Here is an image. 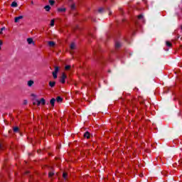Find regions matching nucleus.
<instances>
[{"instance_id":"obj_27","label":"nucleus","mask_w":182,"mask_h":182,"mask_svg":"<svg viewBox=\"0 0 182 182\" xmlns=\"http://www.w3.org/2000/svg\"><path fill=\"white\" fill-rule=\"evenodd\" d=\"M36 105H37V106H40L41 105V101L37 100Z\"/></svg>"},{"instance_id":"obj_5","label":"nucleus","mask_w":182,"mask_h":182,"mask_svg":"<svg viewBox=\"0 0 182 182\" xmlns=\"http://www.w3.org/2000/svg\"><path fill=\"white\" fill-rule=\"evenodd\" d=\"M55 85H56V82H55V81H50L49 82L50 87H55Z\"/></svg>"},{"instance_id":"obj_1","label":"nucleus","mask_w":182,"mask_h":182,"mask_svg":"<svg viewBox=\"0 0 182 182\" xmlns=\"http://www.w3.org/2000/svg\"><path fill=\"white\" fill-rule=\"evenodd\" d=\"M129 107V112H132V113H134L136 112L137 107H136V100H133L132 102H128Z\"/></svg>"},{"instance_id":"obj_33","label":"nucleus","mask_w":182,"mask_h":182,"mask_svg":"<svg viewBox=\"0 0 182 182\" xmlns=\"http://www.w3.org/2000/svg\"><path fill=\"white\" fill-rule=\"evenodd\" d=\"M33 105L35 106V105H36V102H33Z\"/></svg>"},{"instance_id":"obj_30","label":"nucleus","mask_w":182,"mask_h":182,"mask_svg":"<svg viewBox=\"0 0 182 182\" xmlns=\"http://www.w3.org/2000/svg\"><path fill=\"white\" fill-rule=\"evenodd\" d=\"M102 11H103V9H99V12H102Z\"/></svg>"},{"instance_id":"obj_15","label":"nucleus","mask_w":182,"mask_h":182,"mask_svg":"<svg viewBox=\"0 0 182 182\" xmlns=\"http://www.w3.org/2000/svg\"><path fill=\"white\" fill-rule=\"evenodd\" d=\"M166 46H168V48H171L173 46V44L170 42V41H166Z\"/></svg>"},{"instance_id":"obj_6","label":"nucleus","mask_w":182,"mask_h":182,"mask_svg":"<svg viewBox=\"0 0 182 182\" xmlns=\"http://www.w3.org/2000/svg\"><path fill=\"white\" fill-rule=\"evenodd\" d=\"M55 102H56V100H55V98H52L50 100V103L51 105V106L53 107V106H55Z\"/></svg>"},{"instance_id":"obj_7","label":"nucleus","mask_w":182,"mask_h":182,"mask_svg":"<svg viewBox=\"0 0 182 182\" xmlns=\"http://www.w3.org/2000/svg\"><path fill=\"white\" fill-rule=\"evenodd\" d=\"M56 102H58V103H60V102H63V98L58 96L56 98Z\"/></svg>"},{"instance_id":"obj_13","label":"nucleus","mask_w":182,"mask_h":182,"mask_svg":"<svg viewBox=\"0 0 182 182\" xmlns=\"http://www.w3.org/2000/svg\"><path fill=\"white\" fill-rule=\"evenodd\" d=\"M40 102L43 106H45V105L46 104V101L43 98H41Z\"/></svg>"},{"instance_id":"obj_10","label":"nucleus","mask_w":182,"mask_h":182,"mask_svg":"<svg viewBox=\"0 0 182 182\" xmlns=\"http://www.w3.org/2000/svg\"><path fill=\"white\" fill-rule=\"evenodd\" d=\"M58 12H66V9L65 8H58Z\"/></svg>"},{"instance_id":"obj_9","label":"nucleus","mask_w":182,"mask_h":182,"mask_svg":"<svg viewBox=\"0 0 182 182\" xmlns=\"http://www.w3.org/2000/svg\"><path fill=\"white\" fill-rule=\"evenodd\" d=\"M90 132L87 131L86 132H85L83 137H90Z\"/></svg>"},{"instance_id":"obj_20","label":"nucleus","mask_w":182,"mask_h":182,"mask_svg":"<svg viewBox=\"0 0 182 182\" xmlns=\"http://www.w3.org/2000/svg\"><path fill=\"white\" fill-rule=\"evenodd\" d=\"M32 85H33V80H29L28 82V86L31 87Z\"/></svg>"},{"instance_id":"obj_18","label":"nucleus","mask_w":182,"mask_h":182,"mask_svg":"<svg viewBox=\"0 0 182 182\" xmlns=\"http://www.w3.org/2000/svg\"><path fill=\"white\" fill-rule=\"evenodd\" d=\"M120 46H121L120 43H119V42L115 43V48H120Z\"/></svg>"},{"instance_id":"obj_17","label":"nucleus","mask_w":182,"mask_h":182,"mask_svg":"<svg viewBox=\"0 0 182 182\" xmlns=\"http://www.w3.org/2000/svg\"><path fill=\"white\" fill-rule=\"evenodd\" d=\"M50 5H51V6H53V5H55V1L54 0H49L48 1Z\"/></svg>"},{"instance_id":"obj_24","label":"nucleus","mask_w":182,"mask_h":182,"mask_svg":"<svg viewBox=\"0 0 182 182\" xmlns=\"http://www.w3.org/2000/svg\"><path fill=\"white\" fill-rule=\"evenodd\" d=\"M65 69V70H69L70 69V65H66Z\"/></svg>"},{"instance_id":"obj_32","label":"nucleus","mask_w":182,"mask_h":182,"mask_svg":"<svg viewBox=\"0 0 182 182\" xmlns=\"http://www.w3.org/2000/svg\"><path fill=\"white\" fill-rule=\"evenodd\" d=\"M0 45H2V40H0Z\"/></svg>"},{"instance_id":"obj_12","label":"nucleus","mask_w":182,"mask_h":182,"mask_svg":"<svg viewBox=\"0 0 182 182\" xmlns=\"http://www.w3.org/2000/svg\"><path fill=\"white\" fill-rule=\"evenodd\" d=\"M44 9H46V11L47 12H49V11H50V6H49V5L46 6L44 7Z\"/></svg>"},{"instance_id":"obj_25","label":"nucleus","mask_w":182,"mask_h":182,"mask_svg":"<svg viewBox=\"0 0 182 182\" xmlns=\"http://www.w3.org/2000/svg\"><path fill=\"white\" fill-rule=\"evenodd\" d=\"M63 178H66L68 177V174L66 173H63Z\"/></svg>"},{"instance_id":"obj_3","label":"nucleus","mask_w":182,"mask_h":182,"mask_svg":"<svg viewBox=\"0 0 182 182\" xmlns=\"http://www.w3.org/2000/svg\"><path fill=\"white\" fill-rule=\"evenodd\" d=\"M21 19H23V16H19L15 17L14 22L18 23V22H19V21H21Z\"/></svg>"},{"instance_id":"obj_26","label":"nucleus","mask_w":182,"mask_h":182,"mask_svg":"<svg viewBox=\"0 0 182 182\" xmlns=\"http://www.w3.org/2000/svg\"><path fill=\"white\" fill-rule=\"evenodd\" d=\"M53 174H55V173H53V172H50V173H48V176H49V177H52V176H53Z\"/></svg>"},{"instance_id":"obj_2","label":"nucleus","mask_w":182,"mask_h":182,"mask_svg":"<svg viewBox=\"0 0 182 182\" xmlns=\"http://www.w3.org/2000/svg\"><path fill=\"white\" fill-rule=\"evenodd\" d=\"M67 77H68V75H66V73H63L60 80V83H63V85H64V83H66Z\"/></svg>"},{"instance_id":"obj_31","label":"nucleus","mask_w":182,"mask_h":182,"mask_svg":"<svg viewBox=\"0 0 182 182\" xmlns=\"http://www.w3.org/2000/svg\"><path fill=\"white\" fill-rule=\"evenodd\" d=\"M1 149H2V144H0V150H1Z\"/></svg>"},{"instance_id":"obj_23","label":"nucleus","mask_w":182,"mask_h":182,"mask_svg":"<svg viewBox=\"0 0 182 182\" xmlns=\"http://www.w3.org/2000/svg\"><path fill=\"white\" fill-rule=\"evenodd\" d=\"M138 19H143V16L141 14H139L137 16Z\"/></svg>"},{"instance_id":"obj_21","label":"nucleus","mask_w":182,"mask_h":182,"mask_svg":"<svg viewBox=\"0 0 182 182\" xmlns=\"http://www.w3.org/2000/svg\"><path fill=\"white\" fill-rule=\"evenodd\" d=\"M53 76L55 79L58 78V73L53 72Z\"/></svg>"},{"instance_id":"obj_29","label":"nucleus","mask_w":182,"mask_h":182,"mask_svg":"<svg viewBox=\"0 0 182 182\" xmlns=\"http://www.w3.org/2000/svg\"><path fill=\"white\" fill-rule=\"evenodd\" d=\"M4 29H5V28H1V31H0V33H2V31H3Z\"/></svg>"},{"instance_id":"obj_22","label":"nucleus","mask_w":182,"mask_h":182,"mask_svg":"<svg viewBox=\"0 0 182 182\" xmlns=\"http://www.w3.org/2000/svg\"><path fill=\"white\" fill-rule=\"evenodd\" d=\"M50 26H55V20L54 19L50 21Z\"/></svg>"},{"instance_id":"obj_19","label":"nucleus","mask_w":182,"mask_h":182,"mask_svg":"<svg viewBox=\"0 0 182 182\" xmlns=\"http://www.w3.org/2000/svg\"><path fill=\"white\" fill-rule=\"evenodd\" d=\"M55 73H58L59 72V67L55 66V70L53 71Z\"/></svg>"},{"instance_id":"obj_28","label":"nucleus","mask_w":182,"mask_h":182,"mask_svg":"<svg viewBox=\"0 0 182 182\" xmlns=\"http://www.w3.org/2000/svg\"><path fill=\"white\" fill-rule=\"evenodd\" d=\"M71 8H72V9H75V5H72Z\"/></svg>"},{"instance_id":"obj_34","label":"nucleus","mask_w":182,"mask_h":182,"mask_svg":"<svg viewBox=\"0 0 182 182\" xmlns=\"http://www.w3.org/2000/svg\"><path fill=\"white\" fill-rule=\"evenodd\" d=\"M0 50H1V47H0Z\"/></svg>"},{"instance_id":"obj_4","label":"nucleus","mask_w":182,"mask_h":182,"mask_svg":"<svg viewBox=\"0 0 182 182\" xmlns=\"http://www.w3.org/2000/svg\"><path fill=\"white\" fill-rule=\"evenodd\" d=\"M13 132H14V133H20L21 130L19 129L18 127H14Z\"/></svg>"},{"instance_id":"obj_11","label":"nucleus","mask_w":182,"mask_h":182,"mask_svg":"<svg viewBox=\"0 0 182 182\" xmlns=\"http://www.w3.org/2000/svg\"><path fill=\"white\" fill-rule=\"evenodd\" d=\"M11 6L12 8H16V6H18V3H16V1H13L11 3Z\"/></svg>"},{"instance_id":"obj_16","label":"nucleus","mask_w":182,"mask_h":182,"mask_svg":"<svg viewBox=\"0 0 182 182\" xmlns=\"http://www.w3.org/2000/svg\"><path fill=\"white\" fill-rule=\"evenodd\" d=\"M70 49H71L72 50H73V49H75V48H76V46L75 45V43H72L70 44Z\"/></svg>"},{"instance_id":"obj_8","label":"nucleus","mask_w":182,"mask_h":182,"mask_svg":"<svg viewBox=\"0 0 182 182\" xmlns=\"http://www.w3.org/2000/svg\"><path fill=\"white\" fill-rule=\"evenodd\" d=\"M55 43L54 41H48V46H50L51 48H53L55 46Z\"/></svg>"},{"instance_id":"obj_14","label":"nucleus","mask_w":182,"mask_h":182,"mask_svg":"<svg viewBox=\"0 0 182 182\" xmlns=\"http://www.w3.org/2000/svg\"><path fill=\"white\" fill-rule=\"evenodd\" d=\"M27 42L28 45H31L33 42V39H32L31 38H29L27 39Z\"/></svg>"}]
</instances>
